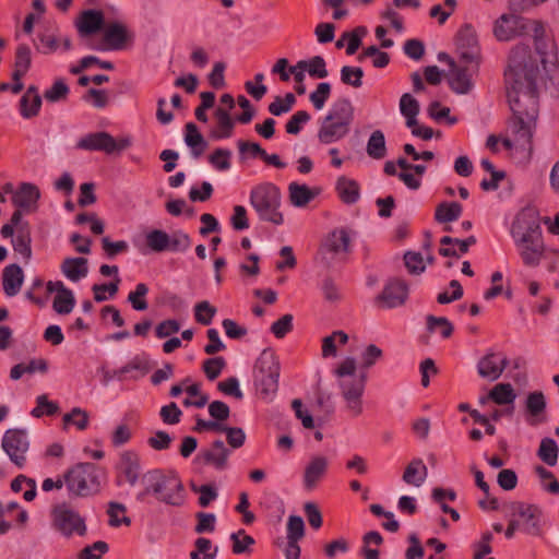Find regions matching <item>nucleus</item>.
<instances>
[{
    "label": "nucleus",
    "mask_w": 559,
    "mask_h": 559,
    "mask_svg": "<svg viewBox=\"0 0 559 559\" xmlns=\"http://www.w3.org/2000/svg\"><path fill=\"white\" fill-rule=\"evenodd\" d=\"M151 497L166 506L179 508L186 502V489L176 472L151 469L142 474L135 499L143 503Z\"/></svg>",
    "instance_id": "2"
},
{
    "label": "nucleus",
    "mask_w": 559,
    "mask_h": 559,
    "mask_svg": "<svg viewBox=\"0 0 559 559\" xmlns=\"http://www.w3.org/2000/svg\"><path fill=\"white\" fill-rule=\"evenodd\" d=\"M131 38L132 36L129 34L127 27L122 23H110L104 27L103 38L97 39L95 43V46H99L102 48H93V50H120Z\"/></svg>",
    "instance_id": "17"
},
{
    "label": "nucleus",
    "mask_w": 559,
    "mask_h": 559,
    "mask_svg": "<svg viewBox=\"0 0 559 559\" xmlns=\"http://www.w3.org/2000/svg\"><path fill=\"white\" fill-rule=\"evenodd\" d=\"M216 311V308L212 306L209 301H200L194 306L195 321L202 325H209L213 321Z\"/></svg>",
    "instance_id": "50"
},
{
    "label": "nucleus",
    "mask_w": 559,
    "mask_h": 559,
    "mask_svg": "<svg viewBox=\"0 0 559 559\" xmlns=\"http://www.w3.org/2000/svg\"><path fill=\"white\" fill-rule=\"evenodd\" d=\"M405 266L411 274H420L425 271L423 257L418 252L408 251L404 254Z\"/></svg>",
    "instance_id": "64"
},
{
    "label": "nucleus",
    "mask_w": 559,
    "mask_h": 559,
    "mask_svg": "<svg viewBox=\"0 0 559 559\" xmlns=\"http://www.w3.org/2000/svg\"><path fill=\"white\" fill-rule=\"evenodd\" d=\"M329 460L323 455H314L307 463L304 471V487L307 490H313L323 479L328 472Z\"/></svg>",
    "instance_id": "20"
},
{
    "label": "nucleus",
    "mask_w": 559,
    "mask_h": 559,
    "mask_svg": "<svg viewBox=\"0 0 559 559\" xmlns=\"http://www.w3.org/2000/svg\"><path fill=\"white\" fill-rule=\"evenodd\" d=\"M230 540L233 542L231 550L235 555L251 554L252 546L255 544L254 538L246 534L243 530L233 533Z\"/></svg>",
    "instance_id": "41"
},
{
    "label": "nucleus",
    "mask_w": 559,
    "mask_h": 559,
    "mask_svg": "<svg viewBox=\"0 0 559 559\" xmlns=\"http://www.w3.org/2000/svg\"><path fill=\"white\" fill-rule=\"evenodd\" d=\"M305 535V523L301 516L290 515L287 522V539L300 540Z\"/></svg>",
    "instance_id": "60"
},
{
    "label": "nucleus",
    "mask_w": 559,
    "mask_h": 559,
    "mask_svg": "<svg viewBox=\"0 0 559 559\" xmlns=\"http://www.w3.org/2000/svg\"><path fill=\"white\" fill-rule=\"evenodd\" d=\"M39 199L40 191L36 185L22 182L13 193L12 203L28 214L37 211Z\"/></svg>",
    "instance_id": "19"
},
{
    "label": "nucleus",
    "mask_w": 559,
    "mask_h": 559,
    "mask_svg": "<svg viewBox=\"0 0 559 559\" xmlns=\"http://www.w3.org/2000/svg\"><path fill=\"white\" fill-rule=\"evenodd\" d=\"M120 278L116 277L114 282L108 284H94L92 287V292L94 294V300L96 302H103L108 299L106 294H109V297H114L119 289Z\"/></svg>",
    "instance_id": "51"
},
{
    "label": "nucleus",
    "mask_w": 559,
    "mask_h": 559,
    "mask_svg": "<svg viewBox=\"0 0 559 559\" xmlns=\"http://www.w3.org/2000/svg\"><path fill=\"white\" fill-rule=\"evenodd\" d=\"M100 469L93 463H79L64 473V485L74 497H88L100 490Z\"/></svg>",
    "instance_id": "7"
},
{
    "label": "nucleus",
    "mask_w": 559,
    "mask_h": 559,
    "mask_svg": "<svg viewBox=\"0 0 559 559\" xmlns=\"http://www.w3.org/2000/svg\"><path fill=\"white\" fill-rule=\"evenodd\" d=\"M531 29L540 31L542 23L514 14H504L496 22L493 33L498 40L508 41L531 34Z\"/></svg>",
    "instance_id": "9"
},
{
    "label": "nucleus",
    "mask_w": 559,
    "mask_h": 559,
    "mask_svg": "<svg viewBox=\"0 0 559 559\" xmlns=\"http://www.w3.org/2000/svg\"><path fill=\"white\" fill-rule=\"evenodd\" d=\"M130 145V138H120L116 140L108 132L99 131L82 136L76 143V148L115 154L127 150Z\"/></svg>",
    "instance_id": "11"
},
{
    "label": "nucleus",
    "mask_w": 559,
    "mask_h": 559,
    "mask_svg": "<svg viewBox=\"0 0 559 559\" xmlns=\"http://www.w3.org/2000/svg\"><path fill=\"white\" fill-rule=\"evenodd\" d=\"M366 151L369 157L382 159L386 156L385 136L381 130H376L368 139Z\"/></svg>",
    "instance_id": "39"
},
{
    "label": "nucleus",
    "mask_w": 559,
    "mask_h": 559,
    "mask_svg": "<svg viewBox=\"0 0 559 559\" xmlns=\"http://www.w3.org/2000/svg\"><path fill=\"white\" fill-rule=\"evenodd\" d=\"M74 26L82 46L91 50H93V48H100L99 46H95L97 39L94 38V35L105 27V15L103 11L93 9L82 11L75 19Z\"/></svg>",
    "instance_id": "8"
},
{
    "label": "nucleus",
    "mask_w": 559,
    "mask_h": 559,
    "mask_svg": "<svg viewBox=\"0 0 559 559\" xmlns=\"http://www.w3.org/2000/svg\"><path fill=\"white\" fill-rule=\"evenodd\" d=\"M146 246L155 252H163L168 250L170 236L160 229H153L146 234Z\"/></svg>",
    "instance_id": "44"
},
{
    "label": "nucleus",
    "mask_w": 559,
    "mask_h": 559,
    "mask_svg": "<svg viewBox=\"0 0 559 559\" xmlns=\"http://www.w3.org/2000/svg\"><path fill=\"white\" fill-rule=\"evenodd\" d=\"M250 205L260 221L274 225L284 223V215L281 212L282 193L274 183L263 182L252 188Z\"/></svg>",
    "instance_id": "5"
},
{
    "label": "nucleus",
    "mask_w": 559,
    "mask_h": 559,
    "mask_svg": "<svg viewBox=\"0 0 559 559\" xmlns=\"http://www.w3.org/2000/svg\"><path fill=\"white\" fill-rule=\"evenodd\" d=\"M63 424L64 426L72 424L79 430H85L88 426V414L80 407H74L70 413L64 414Z\"/></svg>",
    "instance_id": "53"
},
{
    "label": "nucleus",
    "mask_w": 559,
    "mask_h": 559,
    "mask_svg": "<svg viewBox=\"0 0 559 559\" xmlns=\"http://www.w3.org/2000/svg\"><path fill=\"white\" fill-rule=\"evenodd\" d=\"M492 538L493 536L490 532L483 533L480 539L473 546L475 550L473 559H483L492 551L490 546Z\"/></svg>",
    "instance_id": "63"
},
{
    "label": "nucleus",
    "mask_w": 559,
    "mask_h": 559,
    "mask_svg": "<svg viewBox=\"0 0 559 559\" xmlns=\"http://www.w3.org/2000/svg\"><path fill=\"white\" fill-rule=\"evenodd\" d=\"M52 524L66 537H71L73 534L84 536L87 531L85 520L66 503L52 509Z\"/></svg>",
    "instance_id": "12"
},
{
    "label": "nucleus",
    "mask_w": 559,
    "mask_h": 559,
    "mask_svg": "<svg viewBox=\"0 0 559 559\" xmlns=\"http://www.w3.org/2000/svg\"><path fill=\"white\" fill-rule=\"evenodd\" d=\"M341 81L343 84L354 88L362 86L364 71L359 67L344 66L341 68Z\"/></svg>",
    "instance_id": "45"
},
{
    "label": "nucleus",
    "mask_w": 559,
    "mask_h": 559,
    "mask_svg": "<svg viewBox=\"0 0 559 559\" xmlns=\"http://www.w3.org/2000/svg\"><path fill=\"white\" fill-rule=\"evenodd\" d=\"M2 449L9 455L11 462L19 468L25 467L29 440L24 429H9L2 438Z\"/></svg>",
    "instance_id": "13"
},
{
    "label": "nucleus",
    "mask_w": 559,
    "mask_h": 559,
    "mask_svg": "<svg viewBox=\"0 0 559 559\" xmlns=\"http://www.w3.org/2000/svg\"><path fill=\"white\" fill-rule=\"evenodd\" d=\"M477 63H457L449 71V85L456 94H468L473 87V76L478 73Z\"/></svg>",
    "instance_id": "16"
},
{
    "label": "nucleus",
    "mask_w": 559,
    "mask_h": 559,
    "mask_svg": "<svg viewBox=\"0 0 559 559\" xmlns=\"http://www.w3.org/2000/svg\"><path fill=\"white\" fill-rule=\"evenodd\" d=\"M281 365L272 349H264L254 365V385L259 396L271 401L278 390Z\"/></svg>",
    "instance_id": "6"
},
{
    "label": "nucleus",
    "mask_w": 559,
    "mask_h": 559,
    "mask_svg": "<svg viewBox=\"0 0 559 559\" xmlns=\"http://www.w3.org/2000/svg\"><path fill=\"white\" fill-rule=\"evenodd\" d=\"M318 195V191L311 190L307 185L290 182L288 186L289 202L296 207H305Z\"/></svg>",
    "instance_id": "30"
},
{
    "label": "nucleus",
    "mask_w": 559,
    "mask_h": 559,
    "mask_svg": "<svg viewBox=\"0 0 559 559\" xmlns=\"http://www.w3.org/2000/svg\"><path fill=\"white\" fill-rule=\"evenodd\" d=\"M118 469L124 476L126 480L131 486H134L141 478V465L139 455L132 451H124L121 453Z\"/></svg>",
    "instance_id": "25"
},
{
    "label": "nucleus",
    "mask_w": 559,
    "mask_h": 559,
    "mask_svg": "<svg viewBox=\"0 0 559 559\" xmlns=\"http://www.w3.org/2000/svg\"><path fill=\"white\" fill-rule=\"evenodd\" d=\"M331 84L328 82H321L317 85V88L309 95V99L317 110L324 107L326 100L331 95Z\"/></svg>",
    "instance_id": "54"
},
{
    "label": "nucleus",
    "mask_w": 559,
    "mask_h": 559,
    "mask_svg": "<svg viewBox=\"0 0 559 559\" xmlns=\"http://www.w3.org/2000/svg\"><path fill=\"white\" fill-rule=\"evenodd\" d=\"M106 542L97 540L91 546L84 547L80 552V559H100L108 551Z\"/></svg>",
    "instance_id": "59"
},
{
    "label": "nucleus",
    "mask_w": 559,
    "mask_h": 559,
    "mask_svg": "<svg viewBox=\"0 0 559 559\" xmlns=\"http://www.w3.org/2000/svg\"><path fill=\"white\" fill-rule=\"evenodd\" d=\"M325 117L329 120L340 121L350 127L354 119V107L349 99L340 98L332 105Z\"/></svg>",
    "instance_id": "31"
},
{
    "label": "nucleus",
    "mask_w": 559,
    "mask_h": 559,
    "mask_svg": "<svg viewBox=\"0 0 559 559\" xmlns=\"http://www.w3.org/2000/svg\"><path fill=\"white\" fill-rule=\"evenodd\" d=\"M508 364L509 360L506 356L498 359L497 354L488 353L478 361L477 371L481 378L495 381L500 378Z\"/></svg>",
    "instance_id": "22"
},
{
    "label": "nucleus",
    "mask_w": 559,
    "mask_h": 559,
    "mask_svg": "<svg viewBox=\"0 0 559 559\" xmlns=\"http://www.w3.org/2000/svg\"><path fill=\"white\" fill-rule=\"evenodd\" d=\"M558 445L551 438H544L537 451L538 457L549 466H555L558 460Z\"/></svg>",
    "instance_id": "43"
},
{
    "label": "nucleus",
    "mask_w": 559,
    "mask_h": 559,
    "mask_svg": "<svg viewBox=\"0 0 559 559\" xmlns=\"http://www.w3.org/2000/svg\"><path fill=\"white\" fill-rule=\"evenodd\" d=\"M463 207L457 202H442L436 207L435 219L438 223H451L461 216Z\"/></svg>",
    "instance_id": "37"
},
{
    "label": "nucleus",
    "mask_w": 559,
    "mask_h": 559,
    "mask_svg": "<svg viewBox=\"0 0 559 559\" xmlns=\"http://www.w3.org/2000/svg\"><path fill=\"white\" fill-rule=\"evenodd\" d=\"M356 360L353 357L345 358L334 370L337 377L340 394L344 403L343 411L350 418H357L364 413V392L367 374H357Z\"/></svg>",
    "instance_id": "4"
},
{
    "label": "nucleus",
    "mask_w": 559,
    "mask_h": 559,
    "mask_svg": "<svg viewBox=\"0 0 559 559\" xmlns=\"http://www.w3.org/2000/svg\"><path fill=\"white\" fill-rule=\"evenodd\" d=\"M506 510L510 516L521 521L522 531L532 536H540L543 533V511L536 504L522 501H512L506 504Z\"/></svg>",
    "instance_id": "10"
},
{
    "label": "nucleus",
    "mask_w": 559,
    "mask_h": 559,
    "mask_svg": "<svg viewBox=\"0 0 559 559\" xmlns=\"http://www.w3.org/2000/svg\"><path fill=\"white\" fill-rule=\"evenodd\" d=\"M511 236L523 263L530 267L537 266L545 251L537 217L530 212L520 213L512 223Z\"/></svg>",
    "instance_id": "3"
},
{
    "label": "nucleus",
    "mask_w": 559,
    "mask_h": 559,
    "mask_svg": "<svg viewBox=\"0 0 559 559\" xmlns=\"http://www.w3.org/2000/svg\"><path fill=\"white\" fill-rule=\"evenodd\" d=\"M226 366V360L224 357H214L209 358L203 362V371L206 374L207 379L213 381L219 377L222 370Z\"/></svg>",
    "instance_id": "57"
},
{
    "label": "nucleus",
    "mask_w": 559,
    "mask_h": 559,
    "mask_svg": "<svg viewBox=\"0 0 559 559\" xmlns=\"http://www.w3.org/2000/svg\"><path fill=\"white\" fill-rule=\"evenodd\" d=\"M426 320L429 332H433L437 328H440L442 337L449 338L453 334V324L445 317H435L429 314Z\"/></svg>",
    "instance_id": "52"
},
{
    "label": "nucleus",
    "mask_w": 559,
    "mask_h": 559,
    "mask_svg": "<svg viewBox=\"0 0 559 559\" xmlns=\"http://www.w3.org/2000/svg\"><path fill=\"white\" fill-rule=\"evenodd\" d=\"M215 118L217 120V128L211 131V136L213 139H227L233 134V129L235 126L234 120L231 119L227 109L222 107L216 108Z\"/></svg>",
    "instance_id": "33"
},
{
    "label": "nucleus",
    "mask_w": 559,
    "mask_h": 559,
    "mask_svg": "<svg viewBox=\"0 0 559 559\" xmlns=\"http://www.w3.org/2000/svg\"><path fill=\"white\" fill-rule=\"evenodd\" d=\"M32 66V51L26 44H20L16 47L14 70L12 72V79H19L24 76Z\"/></svg>",
    "instance_id": "36"
},
{
    "label": "nucleus",
    "mask_w": 559,
    "mask_h": 559,
    "mask_svg": "<svg viewBox=\"0 0 559 559\" xmlns=\"http://www.w3.org/2000/svg\"><path fill=\"white\" fill-rule=\"evenodd\" d=\"M539 68L531 55L530 47L516 45L510 51L504 83L510 108L513 112L512 138L516 151L527 156L533 152L532 139L538 117Z\"/></svg>",
    "instance_id": "1"
},
{
    "label": "nucleus",
    "mask_w": 559,
    "mask_h": 559,
    "mask_svg": "<svg viewBox=\"0 0 559 559\" xmlns=\"http://www.w3.org/2000/svg\"><path fill=\"white\" fill-rule=\"evenodd\" d=\"M74 306L75 298L71 289L53 298L52 308L58 314H69Z\"/></svg>",
    "instance_id": "48"
},
{
    "label": "nucleus",
    "mask_w": 559,
    "mask_h": 559,
    "mask_svg": "<svg viewBox=\"0 0 559 559\" xmlns=\"http://www.w3.org/2000/svg\"><path fill=\"white\" fill-rule=\"evenodd\" d=\"M349 132V127L324 117L318 131V139L323 144H331L343 139Z\"/></svg>",
    "instance_id": "24"
},
{
    "label": "nucleus",
    "mask_w": 559,
    "mask_h": 559,
    "mask_svg": "<svg viewBox=\"0 0 559 559\" xmlns=\"http://www.w3.org/2000/svg\"><path fill=\"white\" fill-rule=\"evenodd\" d=\"M148 293V287L144 283H139L135 286V289L128 295V301L131 304L132 308L136 311H144L147 309L148 305L145 300V296Z\"/></svg>",
    "instance_id": "49"
},
{
    "label": "nucleus",
    "mask_w": 559,
    "mask_h": 559,
    "mask_svg": "<svg viewBox=\"0 0 559 559\" xmlns=\"http://www.w3.org/2000/svg\"><path fill=\"white\" fill-rule=\"evenodd\" d=\"M546 409V399L542 391H535L526 397V411L533 417H538Z\"/></svg>",
    "instance_id": "47"
},
{
    "label": "nucleus",
    "mask_w": 559,
    "mask_h": 559,
    "mask_svg": "<svg viewBox=\"0 0 559 559\" xmlns=\"http://www.w3.org/2000/svg\"><path fill=\"white\" fill-rule=\"evenodd\" d=\"M127 511L124 504L118 502H110L107 513L109 515V525L118 527L121 524L130 525L131 520L128 516L119 518V514H124Z\"/></svg>",
    "instance_id": "55"
},
{
    "label": "nucleus",
    "mask_w": 559,
    "mask_h": 559,
    "mask_svg": "<svg viewBox=\"0 0 559 559\" xmlns=\"http://www.w3.org/2000/svg\"><path fill=\"white\" fill-rule=\"evenodd\" d=\"M428 469L420 459L413 460L405 468L403 480L407 485L419 487L426 479Z\"/></svg>",
    "instance_id": "35"
},
{
    "label": "nucleus",
    "mask_w": 559,
    "mask_h": 559,
    "mask_svg": "<svg viewBox=\"0 0 559 559\" xmlns=\"http://www.w3.org/2000/svg\"><path fill=\"white\" fill-rule=\"evenodd\" d=\"M293 320L294 318L292 314H284L271 325V332L275 337L283 338L293 330Z\"/></svg>",
    "instance_id": "62"
},
{
    "label": "nucleus",
    "mask_w": 559,
    "mask_h": 559,
    "mask_svg": "<svg viewBox=\"0 0 559 559\" xmlns=\"http://www.w3.org/2000/svg\"><path fill=\"white\" fill-rule=\"evenodd\" d=\"M24 282V273L19 264H9L2 271V287L8 297L17 295Z\"/></svg>",
    "instance_id": "23"
},
{
    "label": "nucleus",
    "mask_w": 559,
    "mask_h": 559,
    "mask_svg": "<svg viewBox=\"0 0 559 559\" xmlns=\"http://www.w3.org/2000/svg\"><path fill=\"white\" fill-rule=\"evenodd\" d=\"M222 432L226 433L227 443L233 449H239L246 442V432L240 427H228L224 425Z\"/></svg>",
    "instance_id": "58"
},
{
    "label": "nucleus",
    "mask_w": 559,
    "mask_h": 559,
    "mask_svg": "<svg viewBox=\"0 0 559 559\" xmlns=\"http://www.w3.org/2000/svg\"><path fill=\"white\" fill-rule=\"evenodd\" d=\"M41 107V96L35 85L27 87L26 92L20 99V112L25 119L36 117Z\"/></svg>",
    "instance_id": "27"
},
{
    "label": "nucleus",
    "mask_w": 559,
    "mask_h": 559,
    "mask_svg": "<svg viewBox=\"0 0 559 559\" xmlns=\"http://www.w3.org/2000/svg\"><path fill=\"white\" fill-rule=\"evenodd\" d=\"M489 397L498 405L512 404L516 394L510 383H498L489 392Z\"/></svg>",
    "instance_id": "40"
},
{
    "label": "nucleus",
    "mask_w": 559,
    "mask_h": 559,
    "mask_svg": "<svg viewBox=\"0 0 559 559\" xmlns=\"http://www.w3.org/2000/svg\"><path fill=\"white\" fill-rule=\"evenodd\" d=\"M310 120V115L306 110L295 112L287 121L285 129L288 134H298L301 126Z\"/></svg>",
    "instance_id": "61"
},
{
    "label": "nucleus",
    "mask_w": 559,
    "mask_h": 559,
    "mask_svg": "<svg viewBox=\"0 0 559 559\" xmlns=\"http://www.w3.org/2000/svg\"><path fill=\"white\" fill-rule=\"evenodd\" d=\"M231 152L227 148H216L210 156L209 162L217 170H227L230 168Z\"/></svg>",
    "instance_id": "56"
},
{
    "label": "nucleus",
    "mask_w": 559,
    "mask_h": 559,
    "mask_svg": "<svg viewBox=\"0 0 559 559\" xmlns=\"http://www.w3.org/2000/svg\"><path fill=\"white\" fill-rule=\"evenodd\" d=\"M408 297V285L401 278L389 280L376 302L382 308L392 309L403 306Z\"/></svg>",
    "instance_id": "15"
},
{
    "label": "nucleus",
    "mask_w": 559,
    "mask_h": 559,
    "mask_svg": "<svg viewBox=\"0 0 559 559\" xmlns=\"http://www.w3.org/2000/svg\"><path fill=\"white\" fill-rule=\"evenodd\" d=\"M60 411L59 404L53 401H49L47 394H40L36 397V406L31 411V415L34 418H40L43 416H53Z\"/></svg>",
    "instance_id": "42"
},
{
    "label": "nucleus",
    "mask_w": 559,
    "mask_h": 559,
    "mask_svg": "<svg viewBox=\"0 0 559 559\" xmlns=\"http://www.w3.org/2000/svg\"><path fill=\"white\" fill-rule=\"evenodd\" d=\"M335 189L338 198L345 204H354L360 198V187L359 183L350 178L345 176H341L336 180Z\"/></svg>",
    "instance_id": "29"
},
{
    "label": "nucleus",
    "mask_w": 559,
    "mask_h": 559,
    "mask_svg": "<svg viewBox=\"0 0 559 559\" xmlns=\"http://www.w3.org/2000/svg\"><path fill=\"white\" fill-rule=\"evenodd\" d=\"M350 248V237L349 233L345 228L334 229L329 234L326 239L324 240L321 252L323 254H330L331 258L342 254L348 253Z\"/></svg>",
    "instance_id": "21"
},
{
    "label": "nucleus",
    "mask_w": 559,
    "mask_h": 559,
    "mask_svg": "<svg viewBox=\"0 0 559 559\" xmlns=\"http://www.w3.org/2000/svg\"><path fill=\"white\" fill-rule=\"evenodd\" d=\"M185 142L189 147H191L194 158H199L207 147L206 141L199 132L197 124L193 122H188L186 124Z\"/></svg>",
    "instance_id": "32"
},
{
    "label": "nucleus",
    "mask_w": 559,
    "mask_h": 559,
    "mask_svg": "<svg viewBox=\"0 0 559 559\" xmlns=\"http://www.w3.org/2000/svg\"><path fill=\"white\" fill-rule=\"evenodd\" d=\"M11 242L14 252L20 254L25 263H28L32 259V233L28 223L20 226Z\"/></svg>",
    "instance_id": "26"
},
{
    "label": "nucleus",
    "mask_w": 559,
    "mask_h": 559,
    "mask_svg": "<svg viewBox=\"0 0 559 559\" xmlns=\"http://www.w3.org/2000/svg\"><path fill=\"white\" fill-rule=\"evenodd\" d=\"M60 270L62 274L71 282H79L87 276L88 261L85 258H66Z\"/></svg>",
    "instance_id": "28"
},
{
    "label": "nucleus",
    "mask_w": 559,
    "mask_h": 559,
    "mask_svg": "<svg viewBox=\"0 0 559 559\" xmlns=\"http://www.w3.org/2000/svg\"><path fill=\"white\" fill-rule=\"evenodd\" d=\"M69 86L62 79H58L53 84L45 91L44 98L49 103H58L66 100L69 95Z\"/></svg>",
    "instance_id": "46"
},
{
    "label": "nucleus",
    "mask_w": 559,
    "mask_h": 559,
    "mask_svg": "<svg viewBox=\"0 0 559 559\" xmlns=\"http://www.w3.org/2000/svg\"><path fill=\"white\" fill-rule=\"evenodd\" d=\"M297 68L306 70L308 74L314 79H324L329 75L326 62L321 56H314L308 60H300L297 62Z\"/></svg>",
    "instance_id": "38"
},
{
    "label": "nucleus",
    "mask_w": 559,
    "mask_h": 559,
    "mask_svg": "<svg viewBox=\"0 0 559 559\" xmlns=\"http://www.w3.org/2000/svg\"><path fill=\"white\" fill-rule=\"evenodd\" d=\"M400 111L405 117L408 128L417 126V116L420 111V105L412 94L405 93L401 96Z\"/></svg>",
    "instance_id": "34"
},
{
    "label": "nucleus",
    "mask_w": 559,
    "mask_h": 559,
    "mask_svg": "<svg viewBox=\"0 0 559 559\" xmlns=\"http://www.w3.org/2000/svg\"><path fill=\"white\" fill-rule=\"evenodd\" d=\"M456 52L461 63H480V48L475 29L465 24L456 35Z\"/></svg>",
    "instance_id": "14"
},
{
    "label": "nucleus",
    "mask_w": 559,
    "mask_h": 559,
    "mask_svg": "<svg viewBox=\"0 0 559 559\" xmlns=\"http://www.w3.org/2000/svg\"><path fill=\"white\" fill-rule=\"evenodd\" d=\"M230 450L225 445L221 439L215 440L212 444L202 449L197 455L195 460L205 465L213 466L217 471H223L228 465V457Z\"/></svg>",
    "instance_id": "18"
}]
</instances>
